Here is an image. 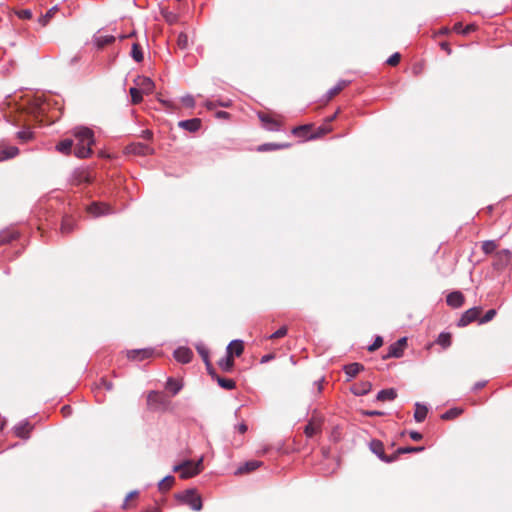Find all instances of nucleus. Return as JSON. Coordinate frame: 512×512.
Instances as JSON below:
<instances>
[{
  "mask_svg": "<svg viewBox=\"0 0 512 512\" xmlns=\"http://www.w3.org/2000/svg\"><path fill=\"white\" fill-rule=\"evenodd\" d=\"M76 140L74 154L78 158H87L92 154V145L95 142L94 132L88 127H75L71 131Z\"/></svg>",
  "mask_w": 512,
  "mask_h": 512,
  "instance_id": "nucleus-1",
  "label": "nucleus"
},
{
  "mask_svg": "<svg viewBox=\"0 0 512 512\" xmlns=\"http://www.w3.org/2000/svg\"><path fill=\"white\" fill-rule=\"evenodd\" d=\"M174 472H179L182 479H188L198 475L202 471V459L198 462L184 461L181 464L175 465L173 468Z\"/></svg>",
  "mask_w": 512,
  "mask_h": 512,
  "instance_id": "nucleus-2",
  "label": "nucleus"
},
{
  "mask_svg": "<svg viewBox=\"0 0 512 512\" xmlns=\"http://www.w3.org/2000/svg\"><path fill=\"white\" fill-rule=\"evenodd\" d=\"M170 405L169 399L160 392L151 391L147 395V408L150 411H164Z\"/></svg>",
  "mask_w": 512,
  "mask_h": 512,
  "instance_id": "nucleus-3",
  "label": "nucleus"
},
{
  "mask_svg": "<svg viewBox=\"0 0 512 512\" xmlns=\"http://www.w3.org/2000/svg\"><path fill=\"white\" fill-rule=\"evenodd\" d=\"M176 498L180 502L189 505L195 511L202 509V499L195 489H188L178 493Z\"/></svg>",
  "mask_w": 512,
  "mask_h": 512,
  "instance_id": "nucleus-4",
  "label": "nucleus"
},
{
  "mask_svg": "<svg viewBox=\"0 0 512 512\" xmlns=\"http://www.w3.org/2000/svg\"><path fill=\"white\" fill-rule=\"evenodd\" d=\"M323 418L320 415L313 414L307 425L305 426L304 433L307 437L311 438L322 431Z\"/></svg>",
  "mask_w": 512,
  "mask_h": 512,
  "instance_id": "nucleus-5",
  "label": "nucleus"
},
{
  "mask_svg": "<svg viewBox=\"0 0 512 512\" xmlns=\"http://www.w3.org/2000/svg\"><path fill=\"white\" fill-rule=\"evenodd\" d=\"M87 213L93 217H100L114 213L112 206L103 202H93L86 208Z\"/></svg>",
  "mask_w": 512,
  "mask_h": 512,
  "instance_id": "nucleus-6",
  "label": "nucleus"
},
{
  "mask_svg": "<svg viewBox=\"0 0 512 512\" xmlns=\"http://www.w3.org/2000/svg\"><path fill=\"white\" fill-rule=\"evenodd\" d=\"M481 313H482L481 307H473V308L468 309L467 311H465L462 314L461 318L459 319L458 326L465 327L476 320L479 321V319H480L479 317H480Z\"/></svg>",
  "mask_w": 512,
  "mask_h": 512,
  "instance_id": "nucleus-7",
  "label": "nucleus"
},
{
  "mask_svg": "<svg viewBox=\"0 0 512 512\" xmlns=\"http://www.w3.org/2000/svg\"><path fill=\"white\" fill-rule=\"evenodd\" d=\"M406 346H407V338H405V337L400 338L395 343H393L389 346L388 353L385 356H383V359H388V358H392V357L400 358L403 355Z\"/></svg>",
  "mask_w": 512,
  "mask_h": 512,
  "instance_id": "nucleus-8",
  "label": "nucleus"
},
{
  "mask_svg": "<svg viewBox=\"0 0 512 512\" xmlns=\"http://www.w3.org/2000/svg\"><path fill=\"white\" fill-rule=\"evenodd\" d=\"M125 152L127 154L146 156L154 154V149L146 144L137 142L127 145L125 148Z\"/></svg>",
  "mask_w": 512,
  "mask_h": 512,
  "instance_id": "nucleus-9",
  "label": "nucleus"
},
{
  "mask_svg": "<svg viewBox=\"0 0 512 512\" xmlns=\"http://www.w3.org/2000/svg\"><path fill=\"white\" fill-rule=\"evenodd\" d=\"M91 181L92 180H91L90 174L85 169H76L72 174V178H71L72 185L78 186L82 183H90Z\"/></svg>",
  "mask_w": 512,
  "mask_h": 512,
  "instance_id": "nucleus-10",
  "label": "nucleus"
},
{
  "mask_svg": "<svg viewBox=\"0 0 512 512\" xmlns=\"http://www.w3.org/2000/svg\"><path fill=\"white\" fill-rule=\"evenodd\" d=\"M33 426L28 421H23L13 428L14 434L22 439H28Z\"/></svg>",
  "mask_w": 512,
  "mask_h": 512,
  "instance_id": "nucleus-11",
  "label": "nucleus"
},
{
  "mask_svg": "<svg viewBox=\"0 0 512 512\" xmlns=\"http://www.w3.org/2000/svg\"><path fill=\"white\" fill-rule=\"evenodd\" d=\"M151 355L152 350L150 349H134L126 352L127 358L134 361H142L151 357Z\"/></svg>",
  "mask_w": 512,
  "mask_h": 512,
  "instance_id": "nucleus-12",
  "label": "nucleus"
},
{
  "mask_svg": "<svg viewBox=\"0 0 512 512\" xmlns=\"http://www.w3.org/2000/svg\"><path fill=\"white\" fill-rule=\"evenodd\" d=\"M174 357L178 362L186 364L192 360L193 352L188 347H179L174 351Z\"/></svg>",
  "mask_w": 512,
  "mask_h": 512,
  "instance_id": "nucleus-13",
  "label": "nucleus"
},
{
  "mask_svg": "<svg viewBox=\"0 0 512 512\" xmlns=\"http://www.w3.org/2000/svg\"><path fill=\"white\" fill-rule=\"evenodd\" d=\"M313 128V124L297 126L292 129V134L296 137L303 138L304 140H311L310 134L312 133Z\"/></svg>",
  "mask_w": 512,
  "mask_h": 512,
  "instance_id": "nucleus-14",
  "label": "nucleus"
},
{
  "mask_svg": "<svg viewBox=\"0 0 512 512\" xmlns=\"http://www.w3.org/2000/svg\"><path fill=\"white\" fill-rule=\"evenodd\" d=\"M258 117L263 125L269 130H278L280 123L277 119L273 118L271 115L259 112Z\"/></svg>",
  "mask_w": 512,
  "mask_h": 512,
  "instance_id": "nucleus-15",
  "label": "nucleus"
},
{
  "mask_svg": "<svg viewBox=\"0 0 512 512\" xmlns=\"http://www.w3.org/2000/svg\"><path fill=\"white\" fill-rule=\"evenodd\" d=\"M464 300V295L459 291L451 292L446 298L447 304L453 308L461 307L464 304Z\"/></svg>",
  "mask_w": 512,
  "mask_h": 512,
  "instance_id": "nucleus-16",
  "label": "nucleus"
},
{
  "mask_svg": "<svg viewBox=\"0 0 512 512\" xmlns=\"http://www.w3.org/2000/svg\"><path fill=\"white\" fill-rule=\"evenodd\" d=\"M178 126L189 132H196L201 127V120L199 118L183 120L178 123Z\"/></svg>",
  "mask_w": 512,
  "mask_h": 512,
  "instance_id": "nucleus-17",
  "label": "nucleus"
},
{
  "mask_svg": "<svg viewBox=\"0 0 512 512\" xmlns=\"http://www.w3.org/2000/svg\"><path fill=\"white\" fill-rule=\"evenodd\" d=\"M244 351V344L241 340H233L227 347V353L233 357V355L239 357Z\"/></svg>",
  "mask_w": 512,
  "mask_h": 512,
  "instance_id": "nucleus-18",
  "label": "nucleus"
},
{
  "mask_svg": "<svg viewBox=\"0 0 512 512\" xmlns=\"http://www.w3.org/2000/svg\"><path fill=\"white\" fill-rule=\"evenodd\" d=\"M262 462L261 461H257V460H250V461H247L244 465L240 466L237 471H236V474H246V473H249V472H252L254 470H256L257 468H259L260 466H262Z\"/></svg>",
  "mask_w": 512,
  "mask_h": 512,
  "instance_id": "nucleus-19",
  "label": "nucleus"
},
{
  "mask_svg": "<svg viewBox=\"0 0 512 512\" xmlns=\"http://www.w3.org/2000/svg\"><path fill=\"white\" fill-rule=\"evenodd\" d=\"M372 389V384L368 381L360 382L357 384H354L351 388V391L354 395L360 396L365 395L368 392H370Z\"/></svg>",
  "mask_w": 512,
  "mask_h": 512,
  "instance_id": "nucleus-20",
  "label": "nucleus"
},
{
  "mask_svg": "<svg viewBox=\"0 0 512 512\" xmlns=\"http://www.w3.org/2000/svg\"><path fill=\"white\" fill-rule=\"evenodd\" d=\"M331 131H332V126L327 123H324L319 127L314 126L312 133L310 134V138H311V140L318 139V138H321L324 135L328 134Z\"/></svg>",
  "mask_w": 512,
  "mask_h": 512,
  "instance_id": "nucleus-21",
  "label": "nucleus"
},
{
  "mask_svg": "<svg viewBox=\"0 0 512 512\" xmlns=\"http://www.w3.org/2000/svg\"><path fill=\"white\" fill-rule=\"evenodd\" d=\"M75 227V221L71 216H65L62 219L60 231L63 235L70 234Z\"/></svg>",
  "mask_w": 512,
  "mask_h": 512,
  "instance_id": "nucleus-22",
  "label": "nucleus"
},
{
  "mask_svg": "<svg viewBox=\"0 0 512 512\" xmlns=\"http://www.w3.org/2000/svg\"><path fill=\"white\" fill-rule=\"evenodd\" d=\"M370 450L376 454L382 461L384 460L386 454L384 452V445L380 440L374 439L370 442Z\"/></svg>",
  "mask_w": 512,
  "mask_h": 512,
  "instance_id": "nucleus-23",
  "label": "nucleus"
},
{
  "mask_svg": "<svg viewBox=\"0 0 512 512\" xmlns=\"http://www.w3.org/2000/svg\"><path fill=\"white\" fill-rule=\"evenodd\" d=\"M137 86L141 89L144 94L152 92L154 88L153 81L148 77H139Z\"/></svg>",
  "mask_w": 512,
  "mask_h": 512,
  "instance_id": "nucleus-24",
  "label": "nucleus"
},
{
  "mask_svg": "<svg viewBox=\"0 0 512 512\" xmlns=\"http://www.w3.org/2000/svg\"><path fill=\"white\" fill-rule=\"evenodd\" d=\"M73 145L74 141L72 139H64L56 145V149L64 155H69L72 151Z\"/></svg>",
  "mask_w": 512,
  "mask_h": 512,
  "instance_id": "nucleus-25",
  "label": "nucleus"
},
{
  "mask_svg": "<svg viewBox=\"0 0 512 512\" xmlns=\"http://www.w3.org/2000/svg\"><path fill=\"white\" fill-rule=\"evenodd\" d=\"M397 397V392L395 389L393 388H389V389H384V390H381L378 394H377V400L378 401H392L394 400L395 398Z\"/></svg>",
  "mask_w": 512,
  "mask_h": 512,
  "instance_id": "nucleus-26",
  "label": "nucleus"
},
{
  "mask_svg": "<svg viewBox=\"0 0 512 512\" xmlns=\"http://www.w3.org/2000/svg\"><path fill=\"white\" fill-rule=\"evenodd\" d=\"M364 369V366L360 363H351L344 367V371L349 378H354L359 372Z\"/></svg>",
  "mask_w": 512,
  "mask_h": 512,
  "instance_id": "nucleus-27",
  "label": "nucleus"
},
{
  "mask_svg": "<svg viewBox=\"0 0 512 512\" xmlns=\"http://www.w3.org/2000/svg\"><path fill=\"white\" fill-rule=\"evenodd\" d=\"M428 408L420 403L415 404L414 419L417 422H423L427 416Z\"/></svg>",
  "mask_w": 512,
  "mask_h": 512,
  "instance_id": "nucleus-28",
  "label": "nucleus"
},
{
  "mask_svg": "<svg viewBox=\"0 0 512 512\" xmlns=\"http://www.w3.org/2000/svg\"><path fill=\"white\" fill-rule=\"evenodd\" d=\"M495 257L497 259L496 265L506 266L511 259V253L509 250L504 249L496 252Z\"/></svg>",
  "mask_w": 512,
  "mask_h": 512,
  "instance_id": "nucleus-29",
  "label": "nucleus"
},
{
  "mask_svg": "<svg viewBox=\"0 0 512 512\" xmlns=\"http://www.w3.org/2000/svg\"><path fill=\"white\" fill-rule=\"evenodd\" d=\"M349 84L346 80H341L337 83L335 87L330 89L327 93V101L333 99L336 95H338L347 85Z\"/></svg>",
  "mask_w": 512,
  "mask_h": 512,
  "instance_id": "nucleus-30",
  "label": "nucleus"
},
{
  "mask_svg": "<svg viewBox=\"0 0 512 512\" xmlns=\"http://www.w3.org/2000/svg\"><path fill=\"white\" fill-rule=\"evenodd\" d=\"M114 41L115 37L112 35H100L95 37V44L100 49L112 44Z\"/></svg>",
  "mask_w": 512,
  "mask_h": 512,
  "instance_id": "nucleus-31",
  "label": "nucleus"
},
{
  "mask_svg": "<svg viewBox=\"0 0 512 512\" xmlns=\"http://www.w3.org/2000/svg\"><path fill=\"white\" fill-rule=\"evenodd\" d=\"M218 365L223 371L230 372L234 367V359L227 353L224 359L219 360Z\"/></svg>",
  "mask_w": 512,
  "mask_h": 512,
  "instance_id": "nucleus-32",
  "label": "nucleus"
},
{
  "mask_svg": "<svg viewBox=\"0 0 512 512\" xmlns=\"http://www.w3.org/2000/svg\"><path fill=\"white\" fill-rule=\"evenodd\" d=\"M19 150L17 147L11 146L0 150V161H4L15 157Z\"/></svg>",
  "mask_w": 512,
  "mask_h": 512,
  "instance_id": "nucleus-33",
  "label": "nucleus"
},
{
  "mask_svg": "<svg viewBox=\"0 0 512 512\" xmlns=\"http://www.w3.org/2000/svg\"><path fill=\"white\" fill-rule=\"evenodd\" d=\"M289 147V144L283 143V144H277V143H266L263 145H260L257 150L259 152H265V151H271V150H279Z\"/></svg>",
  "mask_w": 512,
  "mask_h": 512,
  "instance_id": "nucleus-34",
  "label": "nucleus"
},
{
  "mask_svg": "<svg viewBox=\"0 0 512 512\" xmlns=\"http://www.w3.org/2000/svg\"><path fill=\"white\" fill-rule=\"evenodd\" d=\"M174 482L175 478L173 476H166L159 482L158 488L161 492H166L171 489V487L174 485Z\"/></svg>",
  "mask_w": 512,
  "mask_h": 512,
  "instance_id": "nucleus-35",
  "label": "nucleus"
},
{
  "mask_svg": "<svg viewBox=\"0 0 512 512\" xmlns=\"http://www.w3.org/2000/svg\"><path fill=\"white\" fill-rule=\"evenodd\" d=\"M462 413H463V409H461V408H458V407L451 408L441 415V419L453 420V419L457 418L458 416H460Z\"/></svg>",
  "mask_w": 512,
  "mask_h": 512,
  "instance_id": "nucleus-36",
  "label": "nucleus"
},
{
  "mask_svg": "<svg viewBox=\"0 0 512 512\" xmlns=\"http://www.w3.org/2000/svg\"><path fill=\"white\" fill-rule=\"evenodd\" d=\"M452 342V335L450 333L443 332L439 334L436 343L442 346L443 348H448Z\"/></svg>",
  "mask_w": 512,
  "mask_h": 512,
  "instance_id": "nucleus-37",
  "label": "nucleus"
},
{
  "mask_svg": "<svg viewBox=\"0 0 512 512\" xmlns=\"http://www.w3.org/2000/svg\"><path fill=\"white\" fill-rule=\"evenodd\" d=\"M215 380L218 382L220 387H222V388H224L226 390H232V389H234L236 387V383L232 379L222 378L220 376H216Z\"/></svg>",
  "mask_w": 512,
  "mask_h": 512,
  "instance_id": "nucleus-38",
  "label": "nucleus"
},
{
  "mask_svg": "<svg viewBox=\"0 0 512 512\" xmlns=\"http://www.w3.org/2000/svg\"><path fill=\"white\" fill-rule=\"evenodd\" d=\"M48 106H49V102L47 100H42V99L38 98L35 100V103H34V111L39 114H44V113H46Z\"/></svg>",
  "mask_w": 512,
  "mask_h": 512,
  "instance_id": "nucleus-39",
  "label": "nucleus"
},
{
  "mask_svg": "<svg viewBox=\"0 0 512 512\" xmlns=\"http://www.w3.org/2000/svg\"><path fill=\"white\" fill-rule=\"evenodd\" d=\"M497 247H498L497 243L493 240L484 241V242H482V245H481L482 251L487 255L495 252Z\"/></svg>",
  "mask_w": 512,
  "mask_h": 512,
  "instance_id": "nucleus-40",
  "label": "nucleus"
},
{
  "mask_svg": "<svg viewBox=\"0 0 512 512\" xmlns=\"http://www.w3.org/2000/svg\"><path fill=\"white\" fill-rule=\"evenodd\" d=\"M131 100L133 104H138L142 101V95L144 94L139 87H132L129 90Z\"/></svg>",
  "mask_w": 512,
  "mask_h": 512,
  "instance_id": "nucleus-41",
  "label": "nucleus"
},
{
  "mask_svg": "<svg viewBox=\"0 0 512 512\" xmlns=\"http://www.w3.org/2000/svg\"><path fill=\"white\" fill-rule=\"evenodd\" d=\"M166 388L169 389L173 395H176L182 388L181 384L173 378H169L166 383Z\"/></svg>",
  "mask_w": 512,
  "mask_h": 512,
  "instance_id": "nucleus-42",
  "label": "nucleus"
},
{
  "mask_svg": "<svg viewBox=\"0 0 512 512\" xmlns=\"http://www.w3.org/2000/svg\"><path fill=\"white\" fill-rule=\"evenodd\" d=\"M131 56L136 62H141L143 60L142 48L138 43L133 44Z\"/></svg>",
  "mask_w": 512,
  "mask_h": 512,
  "instance_id": "nucleus-43",
  "label": "nucleus"
},
{
  "mask_svg": "<svg viewBox=\"0 0 512 512\" xmlns=\"http://www.w3.org/2000/svg\"><path fill=\"white\" fill-rule=\"evenodd\" d=\"M177 47L184 50L188 47V36L186 33L181 32L177 37Z\"/></svg>",
  "mask_w": 512,
  "mask_h": 512,
  "instance_id": "nucleus-44",
  "label": "nucleus"
},
{
  "mask_svg": "<svg viewBox=\"0 0 512 512\" xmlns=\"http://www.w3.org/2000/svg\"><path fill=\"white\" fill-rule=\"evenodd\" d=\"M18 234L16 232H5L0 235V245L9 243L12 240L16 239Z\"/></svg>",
  "mask_w": 512,
  "mask_h": 512,
  "instance_id": "nucleus-45",
  "label": "nucleus"
},
{
  "mask_svg": "<svg viewBox=\"0 0 512 512\" xmlns=\"http://www.w3.org/2000/svg\"><path fill=\"white\" fill-rule=\"evenodd\" d=\"M196 350L203 359L204 363L210 361L209 359V350L203 344H197Z\"/></svg>",
  "mask_w": 512,
  "mask_h": 512,
  "instance_id": "nucleus-46",
  "label": "nucleus"
},
{
  "mask_svg": "<svg viewBox=\"0 0 512 512\" xmlns=\"http://www.w3.org/2000/svg\"><path fill=\"white\" fill-rule=\"evenodd\" d=\"M162 15H163L165 21L170 25H173V24L177 23V21H178V15L173 12L163 11Z\"/></svg>",
  "mask_w": 512,
  "mask_h": 512,
  "instance_id": "nucleus-47",
  "label": "nucleus"
},
{
  "mask_svg": "<svg viewBox=\"0 0 512 512\" xmlns=\"http://www.w3.org/2000/svg\"><path fill=\"white\" fill-rule=\"evenodd\" d=\"M423 450H424V447H422V446H419V447H401V448L397 449V453L398 454L416 453V452H421Z\"/></svg>",
  "mask_w": 512,
  "mask_h": 512,
  "instance_id": "nucleus-48",
  "label": "nucleus"
},
{
  "mask_svg": "<svg viewBox=\"0 0 512 512\" xmlns=\"http://www.w3.org/2000/svg\"><path fill=\"white\" fill-rule=\"evenodd\" d=\"M496 310L495 309H490L488 310L485 315L479 319V323L480 324H484V323H487V322H490L495 316H496Z\"/></svg>",
  "mask_w": 512,
  "mask_h": 512,
  "instance_id": "nucleus-49",
  "label": "nucleus"
},
{
  "mask_svg": "<svg viewBox=\"0 0 512 512\" xmlns=\"http://www.w3.org/2000/svg\"><path fill=\"white\" fill-rule=\"evenodd\" d=\"M137 497H138V492L137 491H132V492L128 493V495L126 496V498L124 500V503L122 505L123 509L130 508L131 507L130 501L137 499Z\"/></svg>",
  "mask_w": 512,
  "mask_h": 512,
  "instance_id": "nucleus-50",
  "label": "nucleus"
},
{
  "mask_svg": "<svg viewBox=\"0 0 512 512\" xmlns=\"http://www.w3.org/2000/svg\"><path fill=\"white\" fill-rule=\"evenodd\" d=\"M288 329L286 326L280 327L276 332L269 336V339H279L287 335Z\"/></svg>",
  "mask_w": 512,
  "mask_h": 512,
  "instance_id": "nucleus-51",
  "label": "nucleus"
},
{
  "mask_svg": "<svg viewBox=\"0 0 512 512\" xmlns=\"http://www.w3.org/2000/svg\"><path fill=\"white\" fill-rule=\"evenodd\" d=\"M55 13V9H50L49 11H47V13L45 15H42L40 18H39V22L45 26L47 25L48 21L53 17Z\"/></svg>",
  "mask_w": 512,
  "mask_h": 512,
  "instance_id": "nucleus-52",
  "label": "nucleus"
},
{
  "mask_svg": "<svg viewBox=\"0 0 512 512\" xmlns=\"http://www.w3.org/2000/svg\"><path fill=\"white\" fill-rule=\"evenodd\" d=\"M181 102L185 107H188V108H193L195 106L194 97L191 95H186V96L182 97Z\"/></svg>",
  "mask_w": 512,
  "mask_h": 512,
  "instance_id": "nucleus-53",
  "label": "nucleus"
},
{
  "mask_svg": "<svg viewBox=\"0 0 512 512\" xmlns=\"http://www.w3.org/2000/svg\"><path fill=\"white\" fill-rule=\"evenodd\" d=\"M401 60L400 53L396 52L387 59V64L390 66H396Z\"/></svg>",
  "mask_w": 512,
  "mask_h": 512,
  "instance_id": "nucleus-54",
  "label": "nucleus"
},
{
  "mask_svg": "<svg viewBox=\"0 0 512 512\" xmlns=\"http://www.w3.org/2000/svg\"><path fill=\"white\" fill-rule=\"evenodd\" d=\"M382 344H383L382 337L377 336L376 339L374 340L373 344L369 346L368 350L370 352L376 351L377 349H379L382 346Z\"/></svg>",
  "mask_w": 512,
  "mask_h": 512,
  "instance_id": "nucleus-55",
  "label": "nucleus"
},
{
  "mask_svg": "<svg viewBox=\"0 0 512 512\" xmlns=\"http://www.w3.org/2000/svg\"><path fill=\"white\" fill-rule=\"evenodd\" d=\"M17 15L20 19H30L32 17V12L30 10H20L17 12Z\"/></svg>",
  "mask_w": 512,
  "mask_h": 512,
  "instance_id": "nucleus-56",
  "label": "nucleus"
},
{
  "mask_svg": "<svg viewBox=\"0 0 512 512\" xmlns=\"http://www.w3.org/2000/svg\"><path fill=\"white\" fill-rule=\"evenodd\" d=\"M100 384L107 390V391H111L114 387L113 383L111 381H108L107 379L105 378H102L100 380Z\"/></svg>",
  "mask_w": 512,
  "mask_h": 512,
  "instance_id": "nucleus-57",
  "label": "nucleus"
},
{
  "mask_svg": "<svg viewBox=\"0 0 512 512\" xmlns=\"http://www.w3.org/2000/svg\"><path fill=\"white\" fill-rule=\"evenodd\" d=\"M205 366H206L207 372L212 376V378L216 379V376H218V375L216 374L215 369L213 368L211 362L210 361L206 362Z\"/></svg>",
  "mask_w": 512,
  "mask_h": 512,
  "instance_id": "nucleus-58",
  "label": "nucleus"
},
{
  "mask_svg": "<svg viewBox=\"0 0 512 512\" xmlns=\"http://www.w3.org/2000/svg\"><path fill=\"white\" fill-rule=\"evenodd\" d=\"M399 455L400 454H398L397 450H396L392 455H390V456L386 455L383 461L386 462V463H392V462H394L395 460L398 459Z\"/></svg>",
  "mask_w": 512,
  "mask_h": 512,
  "instance_id": "nucleus-59",
  "label": "nucleus"
},
{
  "mask_svg": "<svg viewBox=\"0 0 512 512\" xmlns=\"http://www.w3.org/2000/svg\"><path fill=\"white\" fill-rule=\"evenodd\" d=\"M61 413L63 414L64 417H68L72 413V408L68 405H65L61 408Z\"/></svg>",
  "mask_w": 512,
  "mask_h": 512,
  "instance_id": "nucleus-60",
  "label": "nucleus"
},
{
  "mask_svg": "<svg viewBox=\"0 0 512 512\" xmlns=\"http://www.w3.org/2000/svg\"><path fill=\"white\" fill-rule=\"evenodd\" d=\"M409 435L414 441H420L423 438L422 434L417 431H411Z\"/></svg>",
  "mask_w": 512,
  "mask_h": 512,
  "instance_id": "nucleus-61",
  "label": "nucleus"
},
{
  "mask_svg": "<svg viewBox=\"0 0 512 512\" xmlns=\"http://www.w3.org/2000/svg\"><path fill=\"white\" fill-rule=\"evenodd\" d=\"M141 137L146 140H152L153 132L151 130L146 129V130L142 131Z\"/></svg>",
  "mask_w": 512,
  "mask_h": 512,
  "instance_id": "nucleus-62",
  "label": "nucleus"
},
{
  "mask_svg": "<svg viewBox=\"0 0 512 512\" xmlns=\"http://www.w3.org/2000/svg\"><path fill=\"white\" fill-rule=\"evenodd\" d=\"M476 29V26L473 25V24H469L467 25L462 31L461 33L464 34V35H467L469 34L470 32L474 31Z\"/></svg>",
  "mask_w": 512,
  "mask_h": 512,
  "instance_id": "nucleus-63",
  "label": "nucleus"
},
{
  "mask_svg": "<svg viewBox=\"0 0 512 512\" xmlns=\"http://www.w3.org/2000/svg\"><path fill=\"white\" fill-rule=\"evenodd\" d=\"M440 47L441 49H443L444 51H446L448 54H451V48L449 46V43L447 42H442L440 43Z\"/></svg>",
  "mask_w": 512,
  "mask_h": 512,
  "instance_id": "nucleus-64",
  "label": "nucleus"
}]
</instances>
